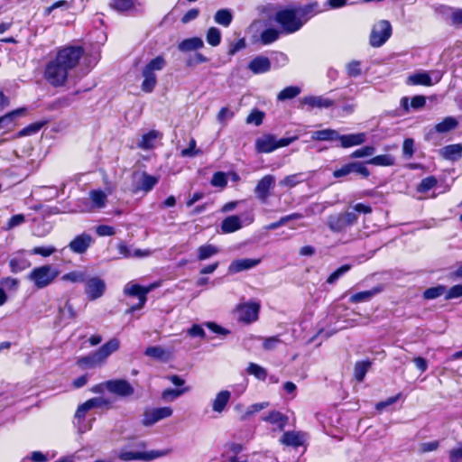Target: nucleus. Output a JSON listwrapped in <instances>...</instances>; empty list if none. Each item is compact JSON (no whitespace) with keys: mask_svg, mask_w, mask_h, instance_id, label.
<instances>
[{"mask_svg":"<svg viewBox=\"0 0 462 462\" xmlns=\"http://www.w3.org/2000/svg\"><path fill=\"white\" fill-rule=\"evenodd\" d=\"M84 51L81 47L67 46L60 49L45 69V79L52 86H62L68 79L69 73L82 58Z\"/></svg>","mask_w":462,"mask_h":462,"instance_id":"f257e3e1","label":"nucleus"},{"mask_svg":"<svg viewBox=\"0 0 462 462\" xmlns=\"http://www.w3.org/2000/svg\"><path fill=\"white\" fill-rule=\"evenodd\" d=\"M320 13L319 4L313 1L305 5L282 8L276 12L274 20L280 25L281 32L291 34L300 31L311 17Z\"/></svg>","mask_w":462,"mask_h":462,"instance_id":"f03ea898","label":"nucleus"},{"mask_svg":"<svg viewBox=\"0 0 462 462\" xmlns=\"http://www.w3.org/2000/svg\"><path fill=\"white\" fill-rule=\"evenodd\" d=\"M350 208L351 210L328 217V226L332 231L342 232L357 222V214H370L372 212V208L364 203H356Z\"/></svg>","mask_w":462,"mask_h":462,"instance_id":"7ed1b4c3","label":"nucleus"},{"mask_svg":"<svg viewBox=\"0 0 462 462\" xmlns=\"http://www.w3.org/2000/svg\"><path fill=\"white\" fill-rule=\"evenodd\" d=\"M170 453L169 449L162 450H146L144 442H138L135 445L123 448L118 454V457L124 461H152Z\"/></svg>","mask_w":462,"mask_h":462,"instance_id":"20e7f679","label":"nucleus"},{"mask_svg":"<svg viewBox=\"0 0 462 462\" xmlns=\"http://www.w3.org/2000/svg\"><path fill=\"white\" fill-rule=\"evenodd\" d=\"M60 270L52 264H43L33 268L28 274L27 279L36 289H44L52 284L58 276Z\"/></svg>","mask_w":462,"mask_h":462,"instance_id":"39448f33","label":"nucleus"},{"mask_svg":"<svg viewBox=\"0 0 462 462\" xmlns=\"http://www.w3.org/2000/svg\"><path fill=\"white\" fill-rule=\"evenodd\" d=\"M166 66V60L162 56L152 59L142 69L143 82L142 90L150 93L157 84L156 73L162 70Z\"/></svg>","mask_w":462,"mask_h":462,"instance_id":"423d86ee","label":"nucleus"},{"mask_svg":"<svg viewBox=\"0 0 462 462\" xmlns=\"http://www.w3.org/2000/svg\"><path fill=\"white\" fill-rule=\"evenodd\" d=\"M160 286H161L160 282L151 283L148 286H142V285H139L134 282L126 283V285L125 286V289H124L125 294L129 295V296H134V297L138 298V303L135 305H133L130 308L129 311L134 312L135 310L142 309L147 300L146 295L150 291H152V290H154Z\"/></svg>","mask_w":462,"mask_h":462,"instance_id":"0eeeda50","label":"nucleus"},{"mask_svg":"<svg viewBox=\"0 0 462 462\" xmlns=\"http://www.w3.org/2000/svg\"><path fill=\"white\" fill-rule=\"evenodd\" d=\"M298 139L297 136L277 140L273 134H263L255 140V150L259 153H269L280 147H285Z\"/></svg>","mask_w":462,"mask_h":462,"instance_id":"6e6552de","label":"nucleus"},{"mask_svg":"<svg viewBox=\"0 0 462 462\" xmlns=\"http://www.w3.org/2000/svg\"><path fill=\"white\" fill-rule=\"evenodd\" d=\"M254 220L252 213H244L240 216L232 215L223 219L220 229L222 234H230L240 230L245 226L251 225Z\"/></svg>","mask_w":462,"mask_h":462,"instance_id":"1a4fd4ad","label":"nucleus"},{"mask_svg":"<svg viewBox=\"0 0 462 462\" xmlns=\"http://www.w3.org/2000/svg\"><path fill=\"white\" fill-rule=\"evenodd\" d=\"M391 34V23L386 20H381L372 29L370 43L373 47H380L390 38Z\"/></svg>","mask_w":462,"mask_h":462,"instance_id":"9d476101","label":"nucleus"},{"mask_svg":"<svg viewBox=\"0 0 462 462\" xmlns=\"http://www.w3.org/2000/svg\"><path fill=\"white\" fill-rule=\"evenodd\" d=\"M442 73L440 71H432L430 73L420 71L410 75L407 79L409 85L432 86L440 81Z\"/></svg>","mask_w":462,"mask_h":462,"instance_id":"9b49d317","label":"nucleus"},{"mask_svg":"<svg viewBox=\"0 0 462 462\" xmlns=\"http://www.w3.org/2000/svg\"><path fill=\"white\" fill-rule=\"evenodd\" d=\"M260 304L255 301L243 303L237 306L236 315L239 321L251 323L258 319Z\"/></svg>","mask_w":462,"mask_h":462,"instance_id":"f8f14e48","label":"nucleus"},{"mask_svg":"<svg viewBox=\"0 0 462 462\" xmlns=\"http://www.w3.org/2000/svg\"><path fill=\"white\" fill-rule=\"evenodd\" d=\"M172 412V409L170 407L147 409L143 412L142 423L146 427L152 426L161 420L171 417Z\"/></svg>","mask_w":462,"mask_h":462,"instance_id":"ddd939ff","label":"nucleus"},{"mask_svg":"<svg viewBox=\"0 0 462 462\" xmlns=\"http://www.w3.org/2000/svg\"><path fill=\"white\" fill-rule=\"evenodd\" d=\"M8 264L11 273H18L28 269L31 266V262L27 258L26 251L21 249L11 254Z\"/></svg>","mask_w":462,"mask_h":462,"instance_id":"4468645a","label":"nucleus"},{"mask_svg":"<svg viewBox=\"0 0 462 462\" xmlns=\"http://www.w3.org/2000/svg\"><path fill=\"white\" fill-rule=\"evenodd\" d=\"M106 390L109 393L125 397L134 393V388L126 381L123 379L109 380L105 382Z\"/></svg>","mask_w":462,"mask_h":462,"instance_id":"2eb2a0df","label":"nucleus"},{"mask_svg":"<svg viewBox=\"0 0 462 462\" xmlns=\"http://www.w3.org/2000/svg\"><path fill=\"white\" fill-rule=\"evenodd\" d=\"M106 291L105 282L98 277H92L86 281L85 292L90 300L103 296Z\"/></svg>","mask_w":462,"mask_h":462,"instance_id":"dca6fc26","label":"nucleus"},{"mask_svg":"<svg viewBox=\"0 0 462 462\" xmlns=\"http://www.w3.org/2000/svg\"><path fill=\"white\" fill-rule=\"evenodd\" d=\"M111 191L105 192L101 189H94L89 192V204H86L81 211H91L96 209H101L106 207L107 202V196Z\"/></svg>","mask_w":462,"mask_h":462,"instance_id":"f3484780","label":"nucleus"},{"mask_svg":"<svg viewBox=\"0 0 462 462\" xmlns=\"http://www.w3.org/2000/svg\"><path fill=\"white\" fill-rule=\"evenodd\" d=\"M162 134L157 130H150L141 135L140 139L136 142V146L142 150H152L157 146L161 141Z\"/></svg>","mask_w":462,"mask_h":462,"instance_id":"a211bd4d","label":"nucleus"},{"mask_svg":"<svg viewBox=\"0 0 462 462\" xmlns=\"http://www.w3.org/2000/svg\"><path fill=\"white\" fill-rule=\"evenodd\" d=\"M333 100L323 96H306L300 99V107L307 106L312 108H328L332 106Z\"/></svg>","mask_w":462,"mask_h":462,"instance_id":"6ab92c4d","label":"nucleus"},{"mask_svg":"<svg viewBox=\"0 0 462 462\" xmlns=\"http://www.w3.org/2000/svg\"><path fill=\"white\" fill-rule=\"evenodd\" d=\"M94 243L93 237L87 234L83 233L77 236L69 244V249L76 254H84L90 247V245Z\"/></svg>","mask_w":462,"mask_h":462,"instance_id":"aec40b11","label":"nucleus"},{"mask_svg":"<svg viewBox=\"0 0 462 462\" xmlns=\"http://www.w3.org/2000/svg\"><path fill=\"white\" fill-rule=\"evenodd\" d=\"M275 178L273 175H265L257 183L254 193L262 201H265L269 197V190L273 188Z\"/></svg>","mask_w":462,"mask_h":462,"instance_id":"412c9836","label":"nucleus"},{"mask_svg":"<svg viewBox=\"0 0 462 462\" xmlns=\"http://www.w3.org/2000/svg\"><path fill=\"white\" fill-rule=\"evenodd\" d=\"M159 178L150 175L146 172L140 174V177L134 185V192L143 191L145 193L152 189V188L158 183Z\"/></svg>","mask_w":462,"mask_h":462,"instance_id":"4be33fe9","label":"nucleus"},{"mask_svg":"<svg viewBox=\"0 0 462 462\" xmlns=\"http://www.w3.org/2000/svg\"><path fill=\"white\" fill-rule=\"evenodd\" d=\"M231 399V393L227 390L219 391L211 401V408L214 412L221 414L226 409Z\"/></svg>","mask_w":462,"mask_h":462,"instance_id":"5701e85b","label":"nucleus"},{"mask_svg":"<svg viewBox=\"0 0 462 462\" xmlns=\"http://www.w3.org/2000/svg\"><path fill=\"white\" fill-rule=\"evenodd\" d=\"M260 263L259 259L243 258L233 261L229 267V273H237L245 270L252 269Z\"/></svg>","mask_w":462,"mask_h":462,"instance_id":"b1692460","label":"nucleus"},{"mask_svg":"<svg viewBox=\"0 0 462 462\" xmlns=\"http://www.w3.org/2000/svg\"><path fill=\"white\" fill-rule=\"evenodd\" d=\"M106 360L101 356L98 350L91 353L88 356L79 358L77 364L84 369L94 368L105 364Z\"/></svg>","mask_w":462,"mask_h":462,"instance_id":"393cba45","label":"nucleus"},{"mask_svg":"<svg viewBox=\"0 0 462 462\" xmlns=\"http://www.w3.org/2000/svg\"><path fill=\"white\" fill-rule=\"evenodd\" d=\"M106 360L101 356L98 350L91 353L88 356L79 358L77 364L84 369L94 368L105 364Z\"/></svg>","mask_w":462,"mask_h":462,"instance_id":"a878e982","label":"nucleus"},{"mask_svg":"<svg viewBox=\"0 0 462 462\" xmlns=\"http://www.w3.org/2000/svg\"><path fill=\"white\" fill-rule=\"evenodd\" d=\"M248 69L254 74H262L271 69V61L267 57L257 56L248 64Z\"/></svg>","mask_w":462,"mask_h":462,"instance_id":"bb28decb","label":"nucleus"},{"mask_svg":"<svg viewBox=\"0 0 462 462\" xmlns=\"http://www.w3.org/2000/svg\"><path fill=\"white\" fill-rule=\"evenodd\" d=\"M337 140L344 148H348L364 143L366 141V134L365 133L350 134L339 135Z\"/></svg>","mask_w":462,"mask_h":462,"instance_id":"cd10ccee","label":"nucleus"},{"mask_svg":"<svg viewBox=\"0 0 462 462\" xmlns=\"http://www.w3.org/2000/svg\"><path fill=\"white\" fill-rule=\"evenodd\" d=\"M281 441L287 446L299 447L306 441V435L300 431H287L282 435Z\"/></svg>","mask_w":462,"mask_h":462,"instance_id":"c85d7f7f","label":"nucleus"},{"mask_svg":"<svg viewBox=\"0 0 462 462\" xmlns=\"http://www.w3.org/2000/svg\"><path fill=\"white\" fill-rule=\"evenodd\" d=\"M24 111V108H19L0 117V129H12L15 125V118L23 116Z\"/></svg>","mask_w":462,"mask_h":462,"instance_id":"c756f323","label":"nucleus"},{"mask_svg":"<svg viewBox=\"0 0 462 462\" xmlns=\"http://www.w3.org/2000/svg\"><path fill=\"white\" fill-rule=\"evenodd\" d=\"M440 154L447 160L457 161L462 156V144L447 145L440 150Z\"/></svg>","mask_w":462,"mask_h":462,"instance_id":"7c9ffc66","label":"nucleus"},{"mask_svg":"<svg viewBox=\"0 0 462 462\" xmlns=\"http://www.w3.org/2000/svg\"><path fill=\"white\" fill-rule=\"evenodd\" d=\"M204 47V42L199 37L185 39L179 43V50L182 52L196 51Z\"/></svg>","mask_w":462,"mask_h":462,"instance_id":"2f4dec72","label":"nucleus"},{"mask_svg":"<svg viewBox=\"0 0 462 462\" xmlns=\"http://www.w3.org/2000/svg\"><path fill=\"white\" fill-rule=\"evenodd\" d=\"M110 5L119 12L137 11L140 6L135 0H111Z\"/></svg>","mask_w":462,"mask_h":462,"instance_id":"473e14b6","label":"nucleus"},{"mask_svg":"<svg viewBox=\"0 0 462 462\" xmlns=\"http://www.w3.org/2000/svg\"><path fill=\"white\" fill-rule=\"evenodd\" d=\"M457 125L458 122L455 117L447 116L434 126L433 131L435 133L445 134L457 128Z\"/></svg>","mask_w":462,"mask_h":462,"instance_id":"72a5a7b5","label":"nucleus"},{"mask_svg":"<svg viewBox=\"0 0 462 462\" xmlns=\"http://www.w3.org/2000/svg\"><path fill=\"white\" fill-rule=\"evenodd\" d=\"M144 354L149 357L160 361H168L171 356V353L169 351L159 346L147 347Z\"/></svg>","mask_w":462,"mask_h":462,"instance_id":"f704fd0d","label":"nucleus"},{"mask_svg":"<svg viewBox=\"0 0 462 462\" xmlns=\"http://www.w3.org/2000/svg\"><path fill=\"white\" fill-rule=\"evenodd\" d=\"M219 249L211 244H206L200 245L197 250V258L199 261H205L217 254H218Z\"/></svg>","mask_w":462,"mask_h":462,"instance_id":"c9c22d12","label":"nucleus"},{"mask_svg":"<svg viewBox=\"0 0 462 462\" xmlns=\"http://www.w3.org/2000/svg\"><path fill=\"white\" fill-rule=\"evenodd\" d=\"M214 21L219 25L228 27L233 21V14L229 9H220L215 14Z\"/></svg>","mask_w":462,"mask_h":462,"instance_id":"e433bc0d","label":"nucleus"},{"mask_svg":"<svg viewBox=\"0 0 462 462\" xmlns=\"http://www.w3.org/2000/svg\"><path fill=\"white\" fill-rule=\"evenodd\" d=\"M120 346V341L119 339L114 337L107 341L106 344H104L100 348H98V352L100 353L101 356L105 360L108 358L110 355H112L114 352L118 350Z\"/></svg>","mask_w":462,"mask_h":462,"instance_id":"4c0bfd02","label":"nucleus"},{"mask_svg":"<svg viewBox=\"0 0 462 462\" xmlns=\"http://www.w3.org/2000/svg\"><path fill=\"white\" fill-rule=\"evenodd\" d=\"M338 133L332 129H324L315 131L311 134V139L315 141H332L337 140Z\"/></svg>","mask_w":462,"mask_h":462,"instance_id":"58836bf2","label":"nucleus"},{"mask_svg":"<svg viewBox=\"0 0 462 462\" xmlns=\"http://www.w3.org/2000/svg\"><path fill=\"white\" fill-rule=\"evenodd\" d=\"M263 420L276 426L280 430H282L287 423V418L276 411H271L266 417H263Z\"/></svg>","mask_w":462,"mask_h":462,"instance_id":"ea45409f","label":"nucleus"},{"mask_svg":"<svg viewBox=\"0 0 462 462\" xmlns=\"http://www.w3.org/2000/svg\"><path fill=\"white\" fill-rule=\"evenodd\" d=\"M368 164L375 166H392L395 163V158L391 154L377 155L367 161Z\"/></svg>","mask_w":462,"mask_h":462,"instance_id":"a19ab883","label":"nucleus"},{"mask_svg":"<svg viewBox=\"0 0 462 462\" xmlns=\"http://www.w3.org/2000/svg\"><path fill=\"white\" fill-rule=\"evenodd\" d=\"M221 38H222V34L218 28L210 27L207 31L206 40L209 45H211L213 47L219 45L221 42Z\"/></svg>","mask_w":462,"mask_h":462,"instance_id":"79ce46f5","label":"nucleus"},{"mask_svg":"<svg viewBox=\"0 0 462 462\" xmlns=\"http://www.w3.org/2000/svg\"><path fill=\"white\" fill-rule=\"evenodd\" d=\"M379 291H380L379 290L375 289V290L357 292V293L352 295L350 297L349 300L352 303H359V302L368 301Z\"/></svg>","mask_w":462,"mask_h":462,"instance_id":"37998d69","label":"nucleus"},{"mask_svg":"<svg viewBox=\"0 0 462 462\" xmlns=\"http://www.w3.org/2000/svg\"><path fill=\"white\" fill-rule=\"evenodd\" d=\"M301 92L300 87L290 86L283 88L277 96L278 100L284 101L297 97Z\"/></svg>","mask_w":462,"mask_h":462,"instance_id":"c03bdc74","label":"nucleus"},{"mask_svg":"<svg viewBox=\"0 0 462 462\" xmlns=\"http://www.w3.org/2000/svg\"><path fill=\"white\" fill-rule=\"evenodd\" d=\"M268 406H269V402H267L254 403L246 408V410L243 413L241 419L243 420H247L254 414L261 411L262 410L267 408Z\"/></svg>","mask_w":462,"mask_h":462,"instance_id":"a18cd8bd","label":"nucleus"},{"mask_svg":"<svg viewBox=\"0 0 462 462\" xmlns=\"http://www.w3.org/2000/svg\"><path fill=\"white\" fill-rule=\"evenodd\" d=\"M280 36V32L274 28H268L261 33V42L263 44H270L275 42Z\"/></svg>","mask_w":462,"mask_h":462,"instance_id":"49530a36","label":"nucleus"},{"mask_svg":"<svg viewBox=\"0 0 462 462\" xmlns=\"http://www.w3.org/2000/svg\"><path fill=\"white\" fill-rule=\"evenodd\" d=\"M189 388L185 387L183 389H166L162 393V398L166 402H172L184 393L189 392Z\"/></svg>","mask_w":462,"mask_h":462,"instance_id":"de8ad7c7","label":"nucleus"},{"mask_svg":"<svg viewBox=\"0 0 462 462\" xmlns=\"http://www.w3.org/2000/svg\"><path fill=\"white\" fill-rule=\"evenodd\" d=\"M247 373L254 375L257 379L264 381L267 376L266 370L254 363H250L247 367Z\"/></svg>","mask_w":462,"mask_h":462,"instance_id":"09e8293b","label":"nucleus"},{"mask_svg":"<svg viewBox=\"0 0 462 462\" xmlns=\"http://www.w3.org/2000/svg\"><path fill=\"white\" fill-rule=\"evenodd\" d=\"M301 177H302L301 173L289 175V176L285 177L284 179H282L279 182V184H280V186H282V187L293 188L297 184H299V183L303 181Z\"/></svg>","mask_w":462,"mask_h":462,"instance_id":"8fccbe9b","label":"nucleus"},{"mask_svg":"<svg viewBox=\"0 0 462 462\" xmlns=\"http://www.w3.org/2000/svg\"><path fill=\"white\" fill-rule=\"evenodd\" d=\"M370 366V362H357L355 365V377L357 381L362 382Z\"/></svg>","mask_w":462,"mask_h":462,"instance_id":"3c124183","label":"nucleus"},{"mask_svg":"<svg viewBox=\"0 0 462 462\" xmlns=\"http://www.w3.org/2000/svg\"><path fill=\"white\" fill-rule=\"evenodd\" d=\"M60 316L61 319H72L77 317V312L69 300H67L64 306L60 308Z\"/></svg>","mask_w":462,"mask_h":462,"instance_id":"603ef678","label":"nucleus"},{"mask_svg":"<svg viewBox=\"0 0 462 462\" xmlns=\"http://www.w3.org/2000/svg\"><path fill=\"white\" fill-rule=\"evenodd\" d=\"M25 222V217L23 214H17L13 216L4 226V229L6 231L12 230Z\"/></svg>","mask_w":462,"mask_h":462,"instance_id":"864d4df0","label":"nucleus"},{"mask_svg":"<svg viewBox=\"0 0 462 462\" xmlns=\"http://www.w3.org/2000/svg\"><path fill=\"white\" fill-rule=\"evenodd\" d=\"M349 164L352 173H357L361 175L363 178H367L370 175L369 170L365 166L363 162H349Z\"/></svg>","mask_w":462,"mask_h":462,"instance_id":"5fc2aeb1","label":"nucleus"},{"mask_svg":"<svg viewBox=\"0 0 462 462\" xmlns=\"http://www.w3.org/2000/svg\"><path fill=\"white\" fill-rule=\"evenodd\" d=\"M346 72L349 77H358L362 73L361 62L357 60H352L346 64Z\"/></svg>","mask_w":462,"mask_h":462,"instance_id":"6e6d98bb","label":"nucleus"},{"mask_svg":"<svg viewBox=\"0 0 462 462\" xmlns=\"http://www.w3.org/2000/svg\"><path fill=\"white\" fill-rule=\"evenodd\" d=\"M56 252V248L52 245L35 246L31 251V254H39L43 257H49Z\"/></svg>","mask_w":462,"mask_h":462,"instance_id":"4d7b16f0","label":"nucleus"},{"mask_svg":"<svg viewBox=\"0 0 462 462\" xmlns=\"http://www.w3.org/2000/svg\"><path fill=\"white\" fill-rule=\"evenodd\" d=\"M61 279L65 282H82L85 281V274L79 271H73L64 274Z\"/></svg>","mask_w":462,"mask_h":462,"instance_id":"13d9d810","label":"nucleus"},{"mask_svg":"<svg viewBox=\"0 0 462 462\" xmlns=\"http://www.w3.org/2000/svg\"><path fill=\"white\" fill-rule=\"evenodd\" d=\"M227 184V179L224 172H216L211 180V185L214 187L224 188Z\"/></svg>","mask_w":462,"mask_h":462,"instance_id":"bf43d9fd","label":"nucleus"},{"mask_svg":"<svg viewBox=\"0 0 462 462\" xmlns=\"http://www.w3.org/2000/svg\"><path fill=\"white\" fill-rule=\"evenodd\" d=\"M375 149L373 146H364L360 149L356 150L352 154V158H363V157H368L374 153Z\"/></svg>","mask_w":462,"mask_h":462,"instance_id":"052dcab7","label":"nucleus"},{"mask_svg":"<svg viewBox=\"0 0 462 462\" xmlns=\"http://www.w3.org/2000/svg\"><path fill=\"white\" fill-rule=\"evenodd\" d=\"M264 114L259 110H254L250 113V115L246 118L247 124H254L255 125H260L263 123Z\"/></svg>","mask_w":462,"mask_h":462,"instance_id":"680f3d73","label":"nucleus"},{"mask_svg":"<svg viewBox=\"0 0 462 462\" xmlns=\"http://www.w3.org/2000/svg\"><path fill=\"white\" fill-rule=\"evenodd\" d=\"M350 266L348 264L342 265L328 276L327 282L330 284L334 283L339 277L348 272Z\"/></svg>","mask_w":462,"mask_h":462,"instance_id":"e2e57ef3","label":"nucleus"},{"mask_svg":"<svg viewBox=\"0 0 462 462\" xmlns=\"http://www.w3.org/2000/svg\"><path fill=\"white\" fill-rule=\"evenodd\" d=\"M437 184V180L434 177H428L421 180L418 187L420 192H426L431 189Z\"/></svg>","mask_w":462,"mask_h":462,"instance_id":"0e129e2a","label":"nucleus"},{"mask_svg":"<svg viewBox=\"0 0 462 462\" xmlns=\"http://www.w3.org/2000/svg\"><path fill=\"white\" fill-rule=\"evenodd\" d=\"M444 293V288L441 286L439 287H433L426 290L423 293V296L427 300H433L439 296H441Z\"/></svg>","mask_w":462,"mask_h":462,"instance_id":"69168bd1","label":"nucleus"},{"mask_svg":"<svg viewBox=\"0 0 462 462\" xmlns=\"http://www.w3.org/2000/svg\"><path fill=\"white\" fill-rule=\"evenodd\" d=\"M234 116V112L231 111L228 107H223L220 109L217 116V119L221 124H226L227 121L232 119Z\"/></svg>","mask_w":462,"mask_h":462,"instance_id":"338daca9","label":"nucleus"},{"mask_svg":"<svg viewBox=\"0 0 462 462\" xmlns=\"http://www.w3.org/2000/svg\"><path fill=\"white\" fill-rule=\"evenodd\" d=\"M450 462H461L462 461V442L449 451Z\"/></svg>","mask_w":462,"mask_h":462,"instance_id":"774afa93","label":"nucleus"}]
</instances>
